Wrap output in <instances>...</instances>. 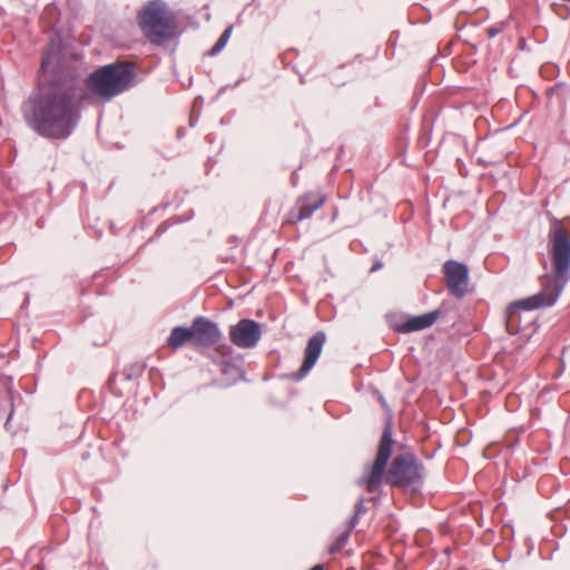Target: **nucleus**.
Instances as JSON below:
<instances>
[{"instance_id": "f257e3e1", "label": "nucleus", "mask_w": 570, "mask_h": 570, "mask_svg": "<svg viewBox=\"0 0 570 570\" xmlns=\"http://www.w3.org/2000/svg\"><path fill=\"white\" fill-rule=\"evenodd\" d=\"M81 97L76 73L67 67L41 61L36 88L21 105L24 124L38 136L65 140L81 119Z\"/></svg>"}, {"instance_id": "f03ea898", "label": "nucleus", "mask_w": 570, "mask_h": 570, "mask_svg": "<svg viewBox=\"0 0 570 570\" xmlns=\"http://www.w3.org/2000/svg\"><path fill=\"white\" fill-rule=\"evenodd\" d=\"M395 441L392 422L387 420L377 445L373 463L364 466L357 484L366 492L374 493L381 489L383 481L403 491L419 492L425 481V468L413 450L403 448L392 458Z\"/></svg>"}, {"instance_id": "7ed1b4c3", "label": "nucleus", "mask_w": 570, "mask_h": 570, "mask_svg": "<svg viewBox=\"0 0 570 570\" xmlns=\"http://www.w3.org/2000/svg\"><path fill=\"white\" fill-rule=\"evenodd\" d=\"M548 252L553 274L542 277V287L537 294L509 304L504 311L505 326L511 334L521 330L522 312L552 306L570 279V233L556 217L550 219Z\"/></svg>"}, {"instance_id": "20e7f679", "label": "nucleus", "mask_w": 570, "mask_h": 570, "mask_svg": "<svg viewBox=\"0 0 570 570\" xmlns=\"http://www.w3.org/2000/svg\"><path fill=\"white\" fill-rule=\"evenodd\" d=\"M136 82V63L129 60L116 61L94 70L86 79L87 90L102 101L129 90Z\"/></svg>"}, {"instance_id": "39448f33", "label": "nucleus", "mask_w": 570, "mask_h": 570, "mask_svg": "<svg viewBox=\"0 0 570 570\" xmlns=\"http://www.w3.org/2000/svg\"><path fill=\"white\" fill-rule=\"evenodd\" d=\"M144 37L155 46H163L178 37L176 14L161 0L146 2L137 12Z\"/></svg>"}, {"instance_id": "423d86ee", "label": "nucleus", "mask_w": 570, "mask_h": 570, "mask_svg": "<svg viewBox=\"0 0 570 570\" xmlns=\"http://www.w3.org/2000/svg\"><path fill=\"white\" fill-rule=\"evenodd\" d=\"M193 344L196 348L213 347L220 354L223 363H228L233 358V348L224 342V336L214 321L205 317L197 316L191 322Z\"/></svg>"}, {"instance_id": "0eeeda50", "label": "nucleus", "mask_w": 570, "mask_h": 570, "mask_svg": "<svg viewBox=\"0 0 570 570\" xmlns=\"http://www.w3.org/2000/svg\"><path fill=\"white\" fill-rule=\"evenodd\" d=\"M326 199V194L322 189L303 193L296 198L293 207L287 212L284 223L297 225L308 219L316 210L324 206Z\"/></svg>"}, {"instance_id": "6e6552de", "label": "nucleus", "mask_w": 570, "mask_h": 570, "mask_svg": "<svg viewBox=\"0 0 570 570\" xmlns=\"http://www.w3.org/2000/svg\"><path fill=\"white\" fill-rule=\"evenodd\" d=\"M448 289L458 299L463 298L469 287V267L462 262L446 261L442 266Z\"/></svg>"}, {"instance_id": "1a4fd4ad", "label": "nucleus", "mask_w": 570, "mask_h": 570, "mask_svg": "<svg viewBox=\"0 0 570 570\" xmlns=\"http://www.w3.org/2000/svg\"><path fill=\"white\" fill-rule=\"evenodd\" d=\"M262 336L261 325L250 318H243L230 326L229 338L233 344L240 348L254 347Z\"/></svg>"}, {"instance_id": "9d476101", "label": "nucleus", "mask_w": 570, "mask_h": 570, "mask_svg": "<svg viewBox=\"0 0 570 570\" xmlns=\"http://www.w3.org/2000/svg\"><path fill=\"white\" fill-rule=\"evenodd\" d=\"M326 341V335L324 332L318 331L314 335H312L307 342V345L304 351V360L299 367V370L293 374V379L295 381H299L304 379L309 371L314 367L316 361L318 360L323 346Z\"/></svg>"}, {"instance_id": "9b49d317", "label": "nucleus", "mask_w": 570, "mask_h": 570, "mask_svg": "<svg viewBox=\"0 0 570 570\" xmlns=\"http://www.w3.org/2000/svg\"><path fill=\"white\" fill-rule=\"evenodd\" d=\"M442 311L436 308L425 314L409 316L395 325L399 333H412L431 327L441 316Z\"/></svg>"}, {"instance_id": "f8f14e48", "label": "nucleus", "mask_w": 570, "mask_h": 570, "mask_svg": "<svg viewBox=\"0 0 570 570\" xmlns=\"http://www.w3.org/2000/svg\"><path fill=\"white\" fill-rule=\"evenodd\" d=\"M189 341L193 342L191 327L176 326L170 331L167 345L177 351Z\"/></svg>"}, {"instance_id": "ddd939ff", "label": "nucleus", "mask_w": 570, "mask_h": 570, "mask_svg": "<svg viewBox=\"0 0 570 570\" xmlns=\"http://www.w3.org/2000/svg\"><path fill=\"white\" fill-rule=\"evenodd\" d=\"M353 529L354 528H350V524H347L346 530L335 538L328 549L331 554L340 552L346 546Z\"/></svg>"}, {"instance_id": "4468645a", "label": "nucleus", "mask_w": 570, "mask_h": 570, "mask_svg": "<svg viewBox=\"0 0 570 570\" xmlns=\"http://www.w3.org/2000/svg\"><path fill=\"white\" fill-rule=\"evenodd\" d=\"M366 511H367V509L365 507V498L361 497L355 504L353 515L347 521V524H350V528H355L356 524L358 523L360 517L362 514H364Z\"/></svg>"}, {"instance_id": "2eb2a0df", "label": "nucleus", "mask_w": 570, "mask_h": 570, "mask_svg": "<svg viewBox=\"0 0 570 570\" xmlns=\"http://www.w3.org/2000/svg\"><path fill=\"white\" fill-rule=\"evenodd\" d=\"M230 33H232V27H228L227 29L224 30V32L220 35V37L218 38L216 43L210 49V55L218 53L226 46V43L230 37Z\"/></svg>"}, {"instance_id": "dca6fc26", "label": "nucleus", "mask_w": 570, "mask_h": 570, "mask_svg": "<svg viewBox=\"0 0 570 570\" xmlns=\"http://www.w3.org/2000/svg\"><path fill=\"white\" fill-rule=\"evenodd\" d=\"M174 223L170 219L163 222L155 230L154 236L150 238V242L159 238Z\"/></svg>"}, {"instance_id": "f3484780", "label": "nucleus", "mask_w": 570, "mask_h": 570, "mask_svg": "<svg viewBox=\"0 0 570 570\" xmlns=\"http://www.w3.org/2000/svg\"><path fill=\"white\" fill-rule=\"evenodd\" d=\"M8 400H9V405H10V409H9V414H8V419H7V422H6V426L9 424V422L11 421L13 414H14V396H13V391L11 387L8 389Z\"/></svg>"}, {"instance_id": "a211bd4d", "label": "nucleus", "mask_w": 570, "mask_h": 570, "mask_svg": "<svg viewBox=\"0 0 570 570\" xmlns=\"http://www.w3.org/2000/svg\"><path fill=\"white\" fill-rule=\"evenodd\" d=\"M501 31H502V28L492 26V27H489V28L487 29V35H488V37H489V38H494V37H495V36H498Z\"/></svg>"}, {"instance_id": "6ab92c4d", "label": "nucleus", "mask_w": 570, "mask_h": 570, "mask_svg": "<svg viewBox=\"0 0 570 570\" xmlns=\"http://www.w3.org/2000/svg\"><path fill=\"white\" fill-rule=\"evenodd\" d=\"M309 570H324V566L323 564H315Z\"/></svg>"}]
</instances>
